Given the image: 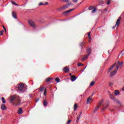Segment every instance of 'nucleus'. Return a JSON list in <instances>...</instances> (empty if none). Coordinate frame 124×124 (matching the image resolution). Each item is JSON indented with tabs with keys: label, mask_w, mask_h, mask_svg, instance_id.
Wrapping results in <instances>:
<instances>
[{
	"label": "nucleus",
	"mask_w": 124,
	"mask_h": 124,
	"mask_svg": "<svg viewBox=\"0 0 124 124\" xmlns=\"http://www.w3.org/2000/svg\"><path fill=\"white\" fill-rule=\"evenodd\" d=\"M112 29H115V27H113Z\"/></svg>",
	"instance_id": "nucleus-53"
},
{
	"label": "nucleus",
	"mask_w": 124,
	"mask_h": 124,
	"mask_svg": "<svg viewBox=\"0 0 124 124\" xmlns=\"http://www.w3.org/2000/svg\"><path fill=\"white\" fill-rule=\"evenodd\" d=\"M83 44H84V42H82V43L80 44V46H82Z\"/></svg>",
	"instance_id": "nucleus-47"
},
{
	"label": "nucleus",
	"mask_w": 124,
	"mask_h": 124,
	"mask_svg": "<svg viewBox=\"0 0 124 124\" xmlns=\"http://www.w3.org/2000/svg\"><path fill=\"white\" fill-rule=\"evenodd\" d=\"M107 4L108 5H109V4H110V0H108L107 2Z\"/></svg>",
	"instance_id": "nucleus-40"
},
{
	"label": "nucleus",
	"mask_w": 124,
	"mask_h": 124,
	"mask_svg": "<svg viewBox=\"0 0 124 124\" xmlns=\"http://www.w3.org/2000/svg\"><path fill=\"white\" fill-rule=\"evenodd\" d=\"M46 93H47V89L46 88L44 92V95L45 96H46Z\"/></svg>",
	"instance_id": "nucleus-35"
},
{
	"label": "nucleus",
	"mask_w": 124,
	"mask_h": 124,
	"mask_svg": "<svg viewBox=\"0 0 124 124\" xmlns=\"http://www.w3.org/2000/svg\"><path fill=\"white\" fill-rule=\"evenodd\" d=\"M88 37H89V39H91V33L90 32H89L88 33Z\"/></svg>",
	"instance_id": "nucleus-42"
},
{
	"label": "nucleus",
	"mask_w": 124,
	"mask_h": 124,
	"mask_svg": "<svg viewBox=\"0 0 124 124\" xmlns=\"http://www.w3.org/2000/svg\"><path fill=\"white\" fill-rule=\"evenodd\" d=\"M115 63L116 64V68H115V69H117V70L119 69H121L124 65V62H120V61H117V62Z\"/></svg>",
	"instance_id": "nucleus-1"
},
{
	"label": "nucleus",
	"mask_w": 124,
	"mask_h": 124,
	"mask_svg": "<svg viewBox=\"0 0 124 124\" xmlns=\"http://www.w3.org/2000/svg\"><path fill=\"white\" fill-rule=\"evenodd\" d=\"M71 5V3L68 4V5Z\"/></svg>",
	"instance_id": "nucleus-50"
},
{
	"label": "nucleus",
	"mask_w": 124,
	"mask_h": 124,
	"mask_svg": "<svg viewBox=\"0 0 124 124\" xmlns=\"http://www.w3.org/2000/svg\"><path fill=\"white\" fill-rule=\"evenodd\" d=\"M23 89H24V84L23 83L19 84L18 85V90L19 91H22Z\"/></svg>",
	"instance_id": "nucleus-8"
},
{
	"label": "nucleus",
	"mask_w": 124,
	"mask_h": 124,
	"mask_svg": "<svg viewBox=\"0 0 124 124\" xmlns=\"http://www.w3.org/2000/svg\"><path fill=\"white\" fill-rule=\"evenodd\" d=\"M117 70H118L116 69H115L114 71H112L110 72V77H113V76H114L115 75L116 73H117Z\"/></svg>",
	"instance_id": "nucleus-5"
},
{
	"label": "nucleus",
	"mask_w": 124,
	"mask_h": 124,
	"mask_svg": "<svg viewBox=\"0 0 124 124\" xmlns=\"http://www.w3.org/2000/svg\"><path fill=\"white\" fill-rule=\"evenodd\" d=\"M95 82L94 81H92L91 83H90V86L91 87H93V85H94V83Z\"/></svg>",
	"instance_id": "nucleus-32"
},
{
	"label": "nucleus",
	"mask_w": 124,
	"mask_h": 124,
	"mask_svg": "<svg viewBox=\"0 0 124 124\" xmlns=\"http://www.w3.org/2000/svg\"><path fill=\"white\" fill-rule=\"evenodd\" d=\"M1 109L3 110H6L7 108H6V106L4 104H2L1 106Z\"/></svg>",
	"instance_id": "nucleus-13"
},
{
	"label": "nucleus",
	"mask_w": 124,
	"mask_h": 124,
	"mask_svg": "<svg viewBox=\"0 0 124 124\" xmlns=\"http://www.w3.org/2000/svg\"><path fill=\"white\" fill-rule=\"evenodd\" d=\"M12 3L13 4H14V5H16V6H19V5L16 4V2H15V1H12Z\"/></svg>",
	"instance_id": "nucleus-28"
},
{
	"label": "nucleus",
	"mask_w": 124,
	"mask_h": 124,
	"mask_svg": "<svg viewBox=\"0 0 124 124\" xmlns=\"http://www.w3.org/2000/svg\"><path fill=\"white\" fill-rule=\"evenodd\" d=\"M3 35V31H0V35Z\"/></svg>",
	"instance_id": "nucleus-38"
},
{
	"label": "nucleus",
	"mask_w": 124,
	"mask_h": 124,
	"mask_svg": "<svg viewBox=\"0 0 124 124\" xmlns=\"http://www.w3.org/2000/svg\"><path fill=\"white\" fill-rule=\"evenodd\" d=\"M77 108H78V106L77 105V104H75L74 106V111H76V110L77 109Z\"/></svg>",
	"instance_id": "nucleus-21"
},
{
	"label": "nucleus",
	"mask_w": 124,
	"mask_h": 124,
	"mask_svg": "<svg viewBox=\"0 0 124 124\" xmlns=\"http://www.w3.org/2000/svg\"><path fill=\"white\" fill-rule=\"evenodd\" d=\"M71 122V120H69L68 121V122H67V124H70Z\"/></svg>",
	"instance_id": "nucleus-43"
},
{
	"label": "nucleus",
	"mask_w": 124,
	"mask_h": 124,
	"mask_svg": "<svg viewBox=\"0 0 124 124\" xmlns=\"http://www.w3.org/2000/svg\"><path fill=\"white\" fill-rule=\"evenodd\" d=\"M89 10H92V9H93V6H91L89 7Z\"/></svg>",
	"instance_id": "nucleus-36"
},
{
	"label": "nucleus",
	"mask_w": 124,
	"mask_h": 124,
	"mask_svg": "<svg viewBox=\"0 0 124 124\" xmlns=\"http://www.w3.org/2000/svg\"><path fill=\"white\" fill-rule=\"evenodd\" d=\"M114 94L115 95H119L120 94V92L118 90H115L114 92Z\"/></svg>",
	"instance_id": "nucleus-20"
},
{
	"label": "nucleus",
	"mask_w": 124,
	"mask_h": 124,
	"mask_svg": "<svg viewBox=\"0 0 124 124\" xmlns=\"http://www.w3.org/2000/svg\"><path fill=\"white\" fill-rule=\"evenodd\" d=\"M45 87H41L39 89V92H43V90H44Z\"/></svg>",
	"instance_id": "nucleus-22"
},
{
	"label": "nucleus",
	"mask_w": 124,
	"mask_h": 124,
	"mask_svg": "<svg viewBox=\"0 0 124 124\" xmlns=\"http://www.w3.org/2000/svg\"><path fill=\"white\" fill-rule=\"evenodd\" d=\"M73 10H74L73 9H72L63 12V14H67L68 13H70V12H71V11H73Z\"/></svg>",
	"instance_id": "nucleus-14"
},
{
	"label": "nucleus",
	"mask_w": 124,
	"mask_h": 124,
	"mask_svg": "<svg viewBox=\"0 0 124 124\" xmlns=\"http://www.w3.org/2000/svg\"><path fill=\"white\" fill-rule=\"evenodd\" d=\"M47 105H48V102H47V100H44V102H43L44 106L45 107L47 106Z\"/></svg>",
	"instance_id": "nucleus-19"
},
{
	"label": "nucleus",
	"mask_w": 124,
	"mask_h": 124,
	"mask_svg": "<svg viewBox=\"0 0 124 124\" xmlns=\"http://www.w3.org/2000/svg\"><path fill=\"white\" fill-rule=\"evenodd\" d=\"M122 91H124V87L122 89Z\"/></svg>",
	"instance_id": "nucleus-49"
},
{
	"label": "nucleus",
	"mask_w": 124,
	"mask_h": 124,
	"mask_svg": "<svg viewBox=\"0 0 124 124\" xmlns=\"http://www.w3.org/2000/svg\"><path fill=\"white\" fill-rule=\"evenodd\" d=\"M63 71H64V72H65V73L69 72V68H68L67 66L65 67L63 69Z\"/></svg>",
	"instance_id": "nucleus-9"
},
{
	"label": "nucleus",
	"mask_w": 124,
	"mask_h": 124,
	"mask_svg": "<svg viewBox=\"0 0 124 124\" xmlns=\"http://www.w3.org/2000/svg\"><path fill=\"white\" fill-rule=\"evenodd\" d=\"M96 7H95L93 9L92 11V13H95V12H96Z\"/></svg>",
	"instance_id": "nucleus-26"
},
{
	"label": "nucleus",
	"mask_w": 124,
	"mask_h": 124,
	"mask_svg": "<svg viewBox=\"0 0 124 124\" xmlns=\"http://www.w3.org/2000/svg\"><path fill=\"white\" fill-rule=\"evenodd\" d=\"M109 107V104L105 106H104V108L102 109V110H104V109H107Z\"/></svg>",
	"instance_id": "nucleus-27"
},
{
	"label": "nucleus",
	"mask_w": 124,
	"mask_h": 124,
	"mask_svg": "<svg viewBox=\"0 0 124 124\" xmlns=\"http://www.w3.org/2000/svg\"><path fill=\"white\" fill-rule=\"evenodd\" d=\"M67 8H68V5H65L63 6L61 8V10H64V9H66Z\"/></svg>",
	"instance_id": "nucleus-12"
},
{
	"label": "nucleus",
	"mask_w": 124,
	"mask_h": 124,
	"mask_svg": "<svg viewBox=\"0 0 124 124\" xmlns=\"http://www.w3.org/2000/svg\"><path fill=\"white\" fill-rule=\"evenodd\" d=\"M14 99H15V96H11L10 98V101H13V100H14Z\"/></svg>",
	"instance_id": "nucleus-24"
},
{
	"label": "nucleus",
	"mask_w": 124,
	"mask_h": 124,
	"mask_svg": "<svg viewBox=\"0 0 124 124\" xmlns=\"http://www.w3.org/2000/svg\"><path fill=\"white\" fill-rule=\"evenodd\" d=\"M61 1H64L65 2H66L67 3H68L69 2V1L68 0H60Z\"/></svg>",
	"instance_id": "nucleus-34"
},
{
	"label": "nucleus",
	"mask_w": 124,
	"mask_h": 124,
	"mask_svg": "<svg viewBox=\"0 0 124 124\" xmlns=\"http://www.w3.org/2000/svg\"><path fill=\"white\" fill-rule=\"evenodd\" d=\"M80 118H81V117H80V115H79L78 117H77V123H78V122H79Z\"/></svg>",
	"instance_id": "nucleus-33"
},
{
	"label": "nucleus",
	"mask_w": 124,
	"mask_h": 124,
	"mask_svg": "<svg viewBox=\"0 0 124 124\" xmlns=\"http://www.w3.org/2000/svg\"><path fill=\"white\" fill-rule=\"evenodd\" d=\"M84 70H85V68H84V69H83V71H84Z\"/></svg>",
	"instance_id": "nucleus-52"
},
{
	"label": "nucleus",
	"mask_w": 124,
	"mask_h": 124,
	"mask_svg": "<svg viewBox=\"0 0 124 124\" xmlns=\"http://www.w3.org/2000/svg\"><path fill=\"white\" fill-rule=\"evenodd\" d=\"M18 114H19V115L21 114H23V108H20L18 111Z\"/></svg>",
	"instance_id": "nucleus-17"
},
{
	"label": "nucleus",
	"mask_w": 124,
	"mask_h": 124,
	"mask_svg": "<svg viewBox=\"0 0 124 124\" xmlns=\"http://www.w3.org/2000/svg\"><path fill=\"white\" fill-rule=\"evenodd\" d=\"M39 100V99H37L36 100V102H37V101H38Z\"/></svg>",
	"instance_id": "nucleus-48"
},
{
	"label": "nucleus",
	"mask_w": 124,
	"mask_h": 124,
	"mask_svg": "<svg viewBox=\"0 0 124 124\" xmlns=\"http://www.w3.org/2000/svg\"><path fill=\"white\" fill-rule=\"evenodd\" d=\"M115 65H116V63H114L113 65H111L110 66V67H109V68H108L107 70V73H110V72L111 71V70H112V69H113V68H114V67H115Z\"/></svg>",
	"instance_id": "nucleus-7"
},
{
	"label": "nucleus",
	"mask_w": 124,
	"mask_h": 124,
	"mask_svg": "<svg viewBox=\"0 0 124 124\" xmlns=\"http://www.w3.org/2000/svg\"><path fill=\"white\" fill-rule=\"evenodd\" d=\"M112 100H113V101H115V102H116L117 103H119V100H118L117 98H113L112 99Z\"/></svg>",
	"instance_id": "nucleus-23"
},
{
	"label": "nucleus",
	"mask_w": 124,
	"mask_h": 124,
	"mask_svg": "<svg viewBox=\"0 0 124 124\" xmlns=\"http://www.w3.org/2000/svg\"><path fill=\"white\" fill-rule=\"evenodd\" d=\"M46 4H48V3H47V2H46Z\"/></svg>",
	"instance_id": "nucleus-51"
},
{
	"label": "nucleus",
	"mask_w": 124,
	"mask_h": 124,
	"mask_svg": "<svg viewBox=\"0 0 124 124\" xmlns=\"http://www.w3.org/2000/svg\"><path fill=\"white\" fill-rule=\"evenodd\" d=\"M82 65H83V64H82L81 63H78V66H82Z\"/></svg>",
	"instance_id": "nucleus-37"
},
{
	"label": "nucleus",
	"mask_w": 124,
	"mask_h": 124,
	"mask_svg": "<svg viewBox=\"0 0 124 124\" xmlns=\"http://www.w3.org/2000/svg\"><path fill=\"white\" fill-rule=\"evenodd\" d=\"M93 102V99H92V98L91 97H89L87 98V100L86 102L87 104H90V103H91V102Z\"/></svg>",
	"instance_id": "nucleus-11"
},
{
	"label": "nucleus",
	"mask_w": 124,
	"mask_h": 124,
	"mask_svg": "<svg viewBox=\"0 0 124 124\" xmlns=\"http://www.w3.org/2000/svg\"><path fill=\"white\" fill-rule=\"evenodd\" d=\"M92 52V50H91V48H88L87 49V53H88V55H86L85 57H83L82 59V61L84 62V61H85V60H86V59H88V58H89V56H90V54H91V52Z\"/></svg>",
	"instance_id": "nucleus-3"
},
{
	"label": "nucleus",
	"mask_w": 124,
	"mask_h": 124,
	"mask_svg": "<svg viewBox=\"0 0 124 124\" xmlns=\"http://www.w3.org/2000/svg\"><path fill=\"white\" fill-rule=\"evenodd\" d=\"M104 100H103V99L101 100L99 102V103H98L97 106H98L99 107H100V106H101V105H102V103H103V102H104Z\"/></svg>",
	"instance_id": "nucleus-15"
},
{
	"label": "nucleus",
	"mask_w": 124,
	"mask_h": 124,
	"mask_svg": "<svg viewBox=\"0 0 124 124\" xmlns=\"http://www.w3.org/2000/svg\"><path fill=\"white\" fill-rule=\"evenodd\" d=\"M122 20V16H120L118 18L116 23L115 24V27H119L120 26V23H121V21Z\"/></svg>",
	"instance_id": "nucleus-4"
},
{
	"label": "nucleus",
	"mask_w": 124,
	"mask_h": 124,
	"mask_svg": "<svg viewBox=\"0 0 124 124\" xmlns=\"http://www.w3.org/2000/svg\"><path fill=\"white\" fill-rule=\"evenodd\" d=\"M99 106H96L94 108V109H93V113H95V112H96V111H97V110L98 109H99Z\"/></svg>",
	"instance_id": "nucleus-16"
},
{
	"label": "nucleus",
	"mask_w": 124,
	"mask_h": 124,
	"mask_svg": "<svg viewBox=\"0 0 124 124\" xmlns=\"http://www.w3.org/2000/svg\"><path fill=\"white\" fill-rule=\"evenodd\" d=\"M72 1H73V2H75V3H76L77 2H78V0H72Z\"/></svg>",
	"instance_id": "nucleus-39"
},
{
	"label": "nucleus",
	"mask_w": 124,
	"mask_h": 124,
	"mask_svg": "<svg viewBox=\"0 0 124 124\" xmlns=\"http://www.w3.org/2000/svg\"><path fill=\"white\" fill-rule=\"evenodd\" d=\"M29 24L31 27H32V28H33V29H35V28L37 27V26L35 25V23H34V21L33 20H30L28 21Z\"/></svg>",
	"instance_id": "nucleus-2"
},
{
	"label": "nucleus",
	"mask_w": 124,
	"mask_h": 124,
	"mask_svg": "<svg viewBox=\"0 0 124 124\" xmlns=\"http://www.w3.org/2000/svg\"><path fill=\"white\" fill-rule=\"evenodd\" d=\"M109 86H113V83L112 82L109 83Z\"/></svg>",
	"instance_id": "nucleus-44"
},
{
	"label": "nucleus",
	"mask_w": 124,
	"mask_h": 124,
	"mask_svg": "<svg viewBox=\"0 0 124 124\" xmlns=\"http://www.w3.org/2000/svg\"><path fill=\"white\" fill-rule=\"evenodd\" d=\"M123 55H124V54H122V56H123Z\"/></svg>",
	"instance_id": "nucleus-54"
},
{
	"label": "nucleus",
	"mask_w": 124,
	"mask_h": 124,
	"mask_svg": "<svg viewBox=\"0 0 124 124\" xmlns=\"http://www.w3.org/2000/svg\"><path fill=\"white\" fill-rule=\"evenodd\" d=\"M53 78H47L46 79V83H48L49 82H50L51 81V80H52Z\"/></svg>",
	"instance_id": "nucleus-25"
},
{
	"label": "nucleus",
	"mask_w": 124,
	"mask_h": 124,
	"mask_svg": "<svg viewBox=\"0 0 124 124\" xmlns=\"http://www.w3.org/2000/svg\"><path fill=\"white\" fill-rule=\"evenodd\" d=\"M12 14L13 17H14L15 19H17V16H16V13H15V12H13Z\"/></svg>",
	"instance_id": "nucleus-18"
},
{
	"label": "nucleus",
	"mask_w": 124,
	"mask_h": 124,
	"mask_svg": "<svg viewBox=\"0 0 124 124\" xmlns=\"http://www.w3.org/2000/svg\"><path fill=\"white\" fill-rule=\"evenodd\" d=\"M55 81H56L57 83H60V79L59 78H55Z\"/></svg>",
	"instance_id": "nucleus-29"
},
{
	"label": "nucleus",
	"mask_w": 124,
	"mask_h": 124,
	"mask_svg": "<svg viewBox=\"0 0 124 124\" xmlns=\"http://www.w3.org/2000/svg\"><path fill=\"white\" fill-rule=\"evenodd\" d=\"M3 28L5 31H6V29H5V27H4V26H3Z\"/></svg>",
	"instance_id": "nucleus-45"
},
{
	"label": "nucleus",
	"mask_w": 124,
	"mask_h": 124,
	"mask_svg": "<svg viewBox=\"0 0 124 124\" xmlns=\"http://www.w3.org/2000/svg\"><path fill=\"white\" fill-rule=\"evenodd\" d=\"M109 97H110L111 99L114 98V97H113V94H111V93H109Z\"/></svg>",
	"instance_id": "nucleus-31"
},
{
	"label": "nucleus",
	"mask_w": 124,
	"mask_h": 124,
	"mask_svg": "<svg viewBox=\"0 0 124 124\" xmlns=\"http://www.w3.org/2000/svg\"><path fill=\"white\" fill-rule=\"evenodd\" d=\"M21 100L18 99L16 103L14 104V105H16V106H19V105H21L22 104V103H21Z\"/></svg>",
	"instance_id": "nucleus-10"
},
{
	"label": "nucleus",
	"mask_w": 124,
	"mask_h": 124,
	"mask_svg": "<svg viewBox=\"0 0 124 124\" xmlns=\"http://www.w3.org/2000/svg\"><path fill=\"white\" fill-rule=\"evenodd\" d=\"M45 4L42 3V2H40L39 4V5L40 6V5H45Z\"/></svg>",
	"instance_id": "nucleus-41"
},
{
	"label": "nucleus",
	"mask_w": 124,
	"mask_h": 124,
	"mask_svg": "<svg viewBox=\"0 0 124 124\" xmlns=\"http://www.w3.org/2000/svg\"><path fill=\"white\" fill-rule=\"evenodd\" d=\"M1 100L2 101V103H5L6 102L5 101V99H4V97L1 98Z\"/></svg>",
	"instance_id": "nucleus-30"
},
{
	"label": "nucleus",
	"mask_w": 124,
	"mask_h": 124,
	"mask_svg": "<svg viewBox=\"0 0 124 124\" xmlns=\"http://www.w3.org/2000/svg\"><path fill=\"white\" fill-rule=\"evenodd\" d=\"M79 117H81L82 116V112H81L79 114Z\"/></svg>",
	"instance_id": "nucleus-46"
},
{
	"label": "nucleus",
	"mask_w": 124,
	"mask_h": 124,
	"mask_svg": "<svg viewBox=\"0 0 124 124\" xmlns=\"http://www.w3.org/2000/svg\"><path fill=\"white\" fill-rule=\"evenodd\" d=\"M70 76L71 77V80L72 82H74L76 79H77V77L75 76L71 75V74H69Z\"/></svg>",
	"instance_id": "nucleus-6"
}]
</instances>
